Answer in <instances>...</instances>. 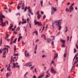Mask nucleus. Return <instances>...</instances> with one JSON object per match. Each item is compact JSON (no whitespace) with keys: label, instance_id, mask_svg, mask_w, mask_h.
<instances>
[{"label":"nucleus","instance_id":"nucleus-1","mask_svg":"<svg viewBox=\"0 0 78 78\" xmlns=\"http://www.w3.org/2000/svg\"><path fill=\"white\" fill-rule=\"evenodd\" d=\"M55 23H56V25L58 27V30H61L62 27L61 26V22L58 20H56L55 21Z\"/></svg>","mask_w":78,"mask_h":78},{"label":"nucleus","instance_id":"nucleus-2","mask_svg":"<svg viewBox=\"0 0 78 78\" xmlns=\"http://www.w3.org/2000/svg\"><path fill=\"white\" fill-rule=\"evenodd\" d=\"M34 23L35 25H37L38 24V26H40V25H42V26H43V25L41 24L42 23L41 22H38V21H37L36 20H35Z\"/></svg>","mask_w":78,"mask_h":78},{"label":"nucleus","instance_id":"nucleus-3","mask_svg":"<svg viewBox=\"0 0 78 78\" xmlns=\"http://www.w3.org/2000/svg\"><path fill=\"white\" fill-rule=\"evenodd\" d=\"M3 18H5V16L2 14V12H0V21L3 20Z\"/></svg>","mask_w":78,"mask_h":78},{"label":"nucleus","instance_id":"nucleus-4","mask_svg":"<svg viewBox=\"0 0 78 78\" xmlns=\"http://www.w3.org/2000/svg\"><path fill=\"white\" fill-rule=\"evenodd\" d=\"M2 50L4 52L3 53H4L5 54H6V50L7 51V53L8 52V49L6 48H3Z\"/></svg>","mask_w":78,"mask_h":78},{"label":"nucleus","instance_id":"nucleus-5","mask_svg":"<svg viewBox=\"0 0 78 78\" xmlns=\"http://www.w3.org/2000/svg\"><path fill=\"white\" fill-rule=\"evenodd\" d=\"M51 71L52 73H56V71H55V69H54L53 67L52 66L51 69Z\"/></svg>","mask_w":78,"mask_h":78},{"label":"nucleus","instance_id":"nucleus-6","mask_svg":"<svg viewBox=\"0 0 78 78\" xmlns=\"http://www.w3.org/2000/svg\"><path fill=\"white\" fill-rule=\"evenodd\" d=\"M60 41L61 42H62V47H65L64 44H65V41L62 39H60Z\"/></svg>","mask_w":78,"mask_h":78},{"label":"nucleus","instance_id":"nucleus-7","mask_svg":"<svg viewBox=\"0 0 78 78\" xmlns=\"http://www.w3.org/2000/svg\"><path fill=\"white\" fill-rule=\"evenodd\" d=\"M45 76V73H43L41 74V75L39 76V77L37 78H42V77H44Z\"/></svg>","mask_w":78,"mask_h":78},{"label":"nucleus","instance_id":"nucleus-8","mask_svg":"<svg viewBox=\"0 0 78 78\" xmlns=\"http://www.w3.org/2000/svg\"><path fill=\"white\" fill-rule=\"evenodd\" d=\"M27 9L29 10V12L30 13V14L32 15H33V13L31 12V9H30V7L29 6L28 7Z\"/></svg>","mask_w":78,"mask_h":78},{"label":"nucleus","instance_id":"nucleus-9","mask_svg":"<svg viewBox=\"0 0 78 78\" xmlns=\"http://www.w3.org/2000/svg\"><path fill=\"white\" fill-rule=\"evenodd\" d=\"M13 66L14 68H16H16H20V66L19 65H16V64L14 63H13Z\"/></svg>","mask_w":78,"mask_h":78},{"label":"nucleus","instance_id":"nucleus-10","mask_svg":"<svg viewBox=\"0 0 78 78\" xmlns=\"http://www.w3.org/2000/svg\"><path fill=\"white\" fill-rule=\"evenodd\" d=\"M24 55L26 57H28V56H29V53L27 54V50H26L25 51Z\"/></svg>","mask_w":78,"mask_h":78},{"label":"nucleus","instance_id":"nucleus-11","mask_svg":"<svg viewBox=\"0 0 78 78\" xmlns=\"http://www.w3.org/2000/svg\"><path fill=\"white\" fill-rule=\"evenodd\" d=\"M58 56V53H56L55 54V55L53 58L54 60H55V59L57 58V57Z\"/></svg>","mask_w":78,"mask_h":78},{"label":"nucleus","instance_id":"nucleus-12","mask_svg":"<svg viewBox=\"0 0 78 78\" xmlns=\"http://www.w3.org/2000/svg\"><path fill=\"white\" fill-rule=\"evenodd\" d=\"M69 9L70 10L69 12H71L73 10V7L70 6L69 8Z\"/></svg>","mask_w":78,"mask_h":78},{"label":"nucleus","instance_id":"nucleus-13","mask_svg":"<svg viewBox=\"0 0 78 78\" xmlns=\"http://www.w3.org/2000/svg\"><path fill=\"white\" fill-rule=\"evenodd\" d=\"M11 72H9V73H7L6 76V77H8V76H11Z\"/></svg>","mask_w":78,"mask_h":78},{"label":"nucleus","instance_id":"nucleus-14","mask_svg":"<svg viewBox=\"0 0 78 78\" xmlns=\"http://www.w3.org/2000/svg\"><path fill=\"white\" fill-rule=\"evenodd\" d=\"M14 38V37H12L11 39V41H10V45H12V43H13V42H12V41H13V39Z\"/></svg>","mask_w":78,"mask_h":78},{"label":"nucleus","instance_id":"nucleus-15","mask_svg":"<svg viewBox=\"0 0 78 78\" xmlns=\"http://www.w3.org/2000/svg\"><path fill=\"white\" fill-rule=\"evenodd\" d=\"M3 20H1V21H0L2 23V24H1L2 27H4V26H5L6 25V23L5 22H4L3 23V22L2 21Z\"/></svg>","mask_w":78,"mask_h":78},{"label":"nucleus","instance_id":"nucleus-16","mask_svg":"<svg viewBox=\"0 0 78 78\" xmlns=\"http://www.w3.org/2000/svg\"><path fill=\"white\" fill-rule=\"evenodd\" d=\"M31 63H32V62H29L25 64L24 65L25 66H29L30 64H31Z\"/></svg>","mask_w":78,"mask_h":78},{"label":"nucleus","instance_id":"nucleus-17","mask_svg":"<svg viewBox=\"0 0 78 78\" xmlns=\"http://www.w3.org/2000/svg\"><path fill=\"white\" fill-rule=\"evenodd\" d=\"M11 66L9 64V66L7 68V69L8 71H11Z\"/></svg>","mask_w":78,"mask_h":78},{"label":"nucleus","instance_id":"nucleus-18","mask_svg":"<svg viewBox=\"0 0 78 78\" xmlns=\"http://www.w3.org/2000/svg\"><path fill=\"white\" fill-rule=\"evenodd\" d=\"M41 37H42L43 38H44V40L45 41L46 40V37H45V35L44 34H42L41 36Z\"/></svg>","mask_w":78,"mask_h":78},{"label":"nucleus","instance_id":"nucleus-19","mask_svg":"<svg viewBox=\"0 0 78 78\" xmlns=\"http://www.w3.org/2000/svg\"><path fill=\"white\" fill-rule=\"evenodd\" d=\"M52 10H53L55 12V11H56L57 9L55 8L54 7H51V9Z\"/></svg>","mask_w":78,"mask_h":78},{"label":"nucleus","instance_id":"nucleus-20","mask_svg":"<svg viewBox=\"0 0 78 78\" xmlns=\"http://www.w3.org/2000/svg\"><path fill=\"white\" fill-rule=\"evenodd\" d=\"M24 8H25V4L24 2L22 5L21 9H24Z\"/></svg>","mask_w":78,"mask_h":78},{"label":"nucleus","instance_id":"nucleus-21","mask_svg":"<svg viewBox=\"0 0 78 78\" xmlns=\"http://www.w3.org/2000/svg\"><path fill=\"white\" fill-rule=\"evenodd\" d=\"M34 33H35L36 34V35L37 36V34H38V32H37V31H34V32L33 33V36H34Z\"/></svg>","mask_w":78,"mask_h":78},{"label":"nucleus","instance_id":"nucleus-22","mask_svg":"<svg viewBox=\"0 0 78 78\" xmlns=\"http://www.w3.org/2000/svg\"><path fill=\"white\" fill-rule=\"evenodd\" d=\"M12 27H13V24H12V23L10 24V26L9 27V28L11 29Z\"/></svg>","mask_w":78,"mask_h":78},{"label":"nucleus","instance_id":"nucleus-23","mask_svg":"<svg viewBox=\"0 0 78 78\" xmlns=\"http://www.w3.org/2000/svg\"><path fill=\"white\" fill-rule=\"evenodd\" d=\"M21 39H22V37H19L18 38V42H19Z\"/></svg>","mask_w":78,"mask_h":78},{"label":"nucleus","instance_id":"nucleus-24","mask_svg":"<svg viewBox=\"0 0 78 78\" xmlns=\"http://www.w3.org/2000/svg\"><path fill=\"white\" fill-rule=\"evenodd\" d=\"M41 17V15H40V14H39L37 16L38 19H40Z\"/></svg>","mask_w":78,"mask_h":78},{"label":"nucleus","instance_id":"nucleus-25","mask_svg":"<svg viewBox=\"0 0 78 78\" xmlns=\"http://www.w3.org/2000/svg\"><path fill=\"white\" fill-rule=\"evenodd\" d=\"M50 41H51V40H50V39L49 38H48L47 40V42L48 43H49V42H50Z\"/></svg>","mask_w":78,"mask_h":78},{"label":"nucleus","instance_id":"nucleus-26","mask_svg":"<svg viewBox=\"0 0 78 78\" xmlns=\"http://www.w3.org/2000/svg\"><path fill=\"white\" fill-rule=\"evenodd\" d=\"M54 13H55V12L53 10L51 9V14L52 15H53V14Z\"/></svg>","mask_w":78,"mask_h":78},{"label":"nucleus","instance_id":"nucleus-27","mask_svg":"<svg viewBox=\"0 0 78 78\" xmlns=\"http://www.w3.org/2000/svg\"><path fill=\"white\" fill-rule=\"evenodd\" d=\"M37 44H36V46L34 48V50H37Z\"/></svg>","mask_w":78,"mask_h":78},{"label":"nucleus","instance_id":"nucleus-28","mask_svg":"<svg viewBox=\"0 0 78 78\" xmlns=\"http://www.w3.org/2000/svg\"><path fill=\"white\" fill-rule=\"evenodd\" d=\"M27 23V21H23L21 22L22 24L23 25L24 23Z\"/></svg>","mask_w":78,"mask_h":78},{"label":"nucleus","instance_id":"nucleus-29","mask_svg":"<svg viewBox=\"0 0 78 78\" xmlns=\"http://www.w3.org/2000/svg\"><path fill=\"white\" fill-rule=\"evenodd\" d=\"M51 37H53V38L51 40V41H53V40H55V36H51Z\"/></svg>","mask_w":78,"mask_h":78},{"label":"nucleus","instance_id":"nucleus-30","mask_svg":"<svg viewBox=\"0 0 78 78\" xmlns=\"http://www.w3.org/2000/svg\"><path fill=\"white\" fill-rule=\"evenodd\" d=\"M28 75V72H27V73L25 74L24 76V78H26V75Z\"/></svg>","mask_w":78,"mask_h":78},{"label":"nucleus","instance_id":"nucleus-31","mask_svg":"<svg viewBox=\"0 0 78 78\" xmlns=\"http://www.w3.org/2000/svg\"><path fill=\"white\" fill-rule=\"evenodd\" d=\"M41 6H43L42 5H43V1L42 0L41 1Z\"/></svg>","mask_w":78,"mask_h":78},{"label":"nucleus","instance_id":"nucleus-32","mask_svg":"<svg viewBox=\"0 0 78 78\" xmlns=\"http://www.w3.org/2000/svg\"><path fill=\"white\" fill-rule=\"evenodd\" d=\"M55 23V22L53 23H52V27H53V28H55V27H54V24H55V23Z\"/></svg>","mask_w":78,"mask_h":78},{"label":"nucleus","instance_id":"nucleus-33","mask_svg":"<svg viewBox=\"0 0 78 78\" xmlns=\"http://www.w3.org/2000/svg\"><path fill=\"white\" fill-rule=\"evenodd\" d=\"M21 7V6H20L18 5L17 7L18 9V10H19V9H20Z\"/></svg>","mask_w":78,"mask_h":78},{"label":"nucleus","instance_id":"nucleus-34","mask_svg":"<svg viewBox=\"0 0 78 78\" xmlns=\"http://www.w3.org/2000/svg\"><path fill=\"white\" fill-rule=\"evenodd\" d=\"M51 44L52 46H54L55 45V44H54V41H52Z\"/></svg>","mask_w":78,"mask_h":78},{"label":"nucleus","instance_id":"nucleus-35","mask_svg":"<svg viewBox=\"0 0 78 78\" xmlns=\"http://www.w3.org/2000/svg\"><path fill=\"white\" fill-rule=\"evenodd\" d=\"M66 12H69L70 11V10H69V9L68 8H66Z\"/></svg>","mask_w":78,"mask_h":78},{"label":"nucleus","instance_id":"nucleus-36","mask_svg":"<svg viewBox=\"0 0 78 78\" xmlns=\"http://www.w3.org/2000/svg\"><path fill=\"white\" fill-rule=\"evenodd\" d=\"M8 34H6V37L5 38V40H6V38L8 39Z\"/></svg>","mask_w":78,"mask_h":78},{"label":"nucleus","instance_id":"nucleus-37","mask_svg":"<svg viewBox=\"0 0 78 78\" xmlns=\"http://www.w3.org/2000/svg\"><path fill=\"white\" fill-rule=\"evenodd\" d=\"M73 68H75V65H74L73 66L72 69H71V71L72 70H74V69H73Z\"/></svg>","mask_w":78,"mask_h":78},{"label":"nucleus","instance_id":"nucleus-38","mask_svg":"<svg viewBox=\"0 0 78 78\" xmlns=\"http://www.w3.org/2000/svg\"><path fill=\"white\" fill-rule=\"evenodd\" d=\"M17 38H15L14 40V41L13 42V43H14L15 44L16 42V41H17Z\"/></svg>","mask_w":78,"mask_h":78},{"label":"nucleus","instance_id":"nucleus-39","mask_svg":"<svg viewBox=\"0 0 78 78\" xmlns=\"http://www.w3.org/2000/svg\"><path fill=\"white\" fill-rule=\"evenodd\" d=\"M2 38L1 39L0 42V45L1 46V45H2Z\"/></svg>","mask_w":78,"mask_h":78},{"label":"nucleus","instance_id":"nucleus-40","mask_svg":"<svg viewBox=\"0 0 78 78\" xmlns=\"http://www.w3.org/2000/svg\"><path fill=\"white\" fill-rule=\"evenodd\" d=\"M20 30V27H18L17 28V29H16V31H18V30Z\"/></svg>","mask_w":78,"mask_h":78},{"label":"nucleus","instance_id":"nucleus-41","mask_svg":"<svg viewBox=\"0 0 78 78\" xmlns=\"http://www.w3.org/2000/svg\"><path fill=\"white\" fill-rule=\"evenodd\" d=\"M5 53H3L2 58H5Z\"/></svg>","mask_w":78,"mask_h":78},{"label":"nucleus","instance_id":"nucleus-42","mask_svg":"<svg viewBox=\"0 0 78 78\" xmlns=\"http://www.w3.org/2000/svg\"><path fill=\"white\" fill-rule=\"evenodd\" d=\"M78 42H77V43L76 44V47L77 49H78Z\"/></svg>","mask_w":78,"mask_h":78},{"label":"nucleus","instance_id":"nucleus-43","mask_svg":"<svg viewBox=\"0 0 78 78\" xmlns=\"http://www.w3.org/2000/svg\"><path fill=\"white\" fill-rule=\"evenodd\" d=\"M16 16H18V15H19L20 16V13H18L16 14Z\"/></svg>","mask_w":78,"mask_h":78},{"label":"nucleus","instance_id":"nucleus-44","mask_svg":"<svg viewBox=\"0 0 78 78\" xmlns=\"http://www.w3.org/2000/svg\"><path fill=\"white\" fill-rule=\"evenodd\" d=\"M22 45H25V43H24L23 41H22Z\"/></svg>","mask_w":78,"mask_h":78},{"label":"nucleus","instance_id":"nucleus-45","mask_svg":"<svg viewBox=\"0 0 78 78\" xmlns=\"http://www.w3.org/2000/svg\"><path fill=\"white\" fill-rule=\"evenodd\" d=\"M14 56H19V54L18 53L15 54H14Z\"/></svg>","mask_w":78,"mask_h":78},{"label":"nucleus","instance_id":"nucleus-46","mask_svg":"<svg viewBox=\"0 0 78 78\" xmlns=\"http://www.w3.org/2000/svg\"><path fill=\"white\" fill-rule=\"evenodd\" d=\"M76 52V49L75 48H74V53H75Z\"/></svg>","mask_w":78,"mask_h":78},{"label":"nucleus","instance_id":"nucleus-47","mask_svg":"<svg viewBox=\"0 0 78 78\" xmlns=\"http://www.w3.org/2000/svg\"><path fill=\"white\" fill-rule=\"evenodd\" d=\"M78 53H76V54L74 56V57L76 58V57H77V56H78Z\"/></svg>","mask_w":78,"mask_h":78},{"label":"nucleus","instance_id":"nucleus-48","mask_svg":"<svg viewBox=\"0 0 78 78\" xmlns=\"http://www.w3.org/2000/svg\"><path fill=\"white\" fill-rule=\"evenodd\" d=\"M27 9V7H25V8L24 9V12H25V11H26Z\"/></svg>","mask_w":78,"mask_h":78},{"label":"nucleus","instance_id":"nucleus-49","mask_svg":"<svg viewBox=\"0 0 78 78\" xmlns=\"http://www.w3.org/2000/svg\"><path fill=\"white\" fill-rule=\"evenodd\" d=\"M74 5H75V4L74 3H73V4H72L70 6L71 7H73V6Z\"/></svg>","mask_w":78,"mask_h":78},{"label":"nucleus","instance_id":"nucleus-50","mask_svg":"<svg viewBox=\"0 0 78 78\" xmlns=\"http://www.w3.org/2000/svg\"><path fill=\"white\" fill-rule=\"evenodd\" d=\"M16 46H15L14 47V51H16Z\"/></svg>","mask_w":78,"mask_h":78},{"label":"nucleus","instance_id":"nucleus-51","mask_svg":"<svg viewBox=\"0 0 78 78\" xmlns=\"http://www.w3.org/2000/svg\"><path fill=\"white\" fill-rule=\"evenodd\" d=\"M45 17H46V16L45 15H44L43 17V19H45Z\"/></svg>","mask_w":78,"mask_h":78},{"label":"nucleus","instance_id":"nucleus-52","mask_svg":"<svg viewBox=\"0 0 78 78\" xmlns=\"http://www.w3.org/2000/svg\"><path fill=\"white\" fill-rule=\"evenodd\" d=\"M67 41H69V37L68 36L67 37Z\"/></svg>","mask_w":78,"mask_h":78},{"label":"nucleus","instance_id":"nucleus-53","mask_svg":"<svg viewBox=\"0 0 78 78\" xmlns=\"http://www.w3.org/2000/svg\"><path fill=\"white\" fill-rule=\"evenodd\" d=\"M22 1H21V3H19L18 4V6H20V5H22Z\"/></svg>","mask_w":78,"mask_h":78},{"label":"nucleus","instance_id":"nucleus-54","mask_svg":"<svg viewBox=\"0 0 78 78\" xmlns=\"http://www.w3.org/2000/svg\"><path fill=\"white\" fill-rule=\"evenodd\" d=\"M13 61V57L11 56V62H12Z\"/></svg>","mask_w":78,"mask_h":78},{"label":"nucleus","instance_id":"nucleus-55","mask_svg":"<svg viewBox=\"0 0 78 78\" xmlns=\"http://www.w3.org/2000/svg\"><path fill=\"white\" fill-rule=\"evenodd\" d=\"M51 63H52V64H55V62H54V61H53V60H52V61H51Z\"/></svg>","mask_w":78,"mask_h":78},{"label":"nucleus","instance_id":"nucleus-56","mask_svg":"<svg viewBox=\"0 0 78 78\" xmlns=\"http://www.w3.org/2000/svg\"><path fill=\"white\" fill-rule=\"evenodd\" d=\"M5 47H7L8 48H10V47L8 45H5Z\"/></svg>","mask_w":78,"mask_h":78},{"label":"nucleus","instance_id":"nucleus-57","mask_svg":"<svg viewBox=\"0 0 78 78\" xmlns=\"http://www.w3.org/2000/svg\"><path fill=\"white\" fill-rule=\"evenodd\" d=\"M34 66H33L31 67L30 69H33L34 68Z\"/></svg>","mask_w":78,"mask_h":78},{"label":"nucleus","instance_id":"nucleus-58","mask_svg":"<svg viewBox=\"0 0 78 78\" xmlns=\"http://www.w3.org/2000/svg\"><path fill=\"white\" fill-rule=\"evenodd\" d=\"M19 25H21V21H20V22L19 23Z\"/></svg>","mask_w":78,"mask_h":78},{"label":"nucleus","instance_id":"nucleus-59","mask_svg":"<svg viewBox=\"0 0 78 78\" xmlns=\"http://www.w3.org/2000/svg\"><path fill=\"white\" fill-rule=\"evenodd\" d=\"M2 53V48L0 49V53Z\"/></svg>","mask_w":78,"mask_h":78},{"label":"nucleus","instance_id":"nucleus-60","mask_svg":"<svg viewBox=\"0 0 78 78\" xmlns=\"http://www.w3.org/2000/svg\"><path fill=\"white\" fill-rule=\"evenodd\" d=\"M46 69H47V67H44V70H45V71H46Z\"/></svg>","mask_w":78,"mask_h":78},{"label":"nucleus","instance_id":"nucleus-61","mask_svg":"<svg viewBox=\"0 0 78 78\" xmlns=\"http://www.w3.org/2000/svg\"><path fill=\"white\" fill-rule=\"evenodd\" d=\"M44 57H45V55H43L42 56V58H44Z\"/></svg>","mask_w":78,"mask_h":78},{"label":"nucleus","instance_id":"nucleus-62","mask_svg":"<svg viewBox=\"0 0 78 78\" xmlns=\"http://www.w3.org/2000/svg\"><path fill=\"white\" fill-rule=\"evenodd\" d=\"M39 40L37 39L35 41V42H38Z\"/></svg>","mask_w":78,"mask_h":78},{"label":"nucleus","instance_id":"nucleus-63","mask_svg":"<svg viewBox=\"0 0 78 78\" xmlns=\"http://www.w3.org/2000/svg\"><path fill=\"white\" fill-rule=\"evenodd\" d=\"M66 56V53H65L64 55V57H65Z\"/></svg>","mask_w":78,"mask_h":78},{"label":"nucleus","instance_id":"nucleus-64","mask_svg":"<svg viewBox=\"0 0 78 78\" xmlns=\"http://www.w3.org/2000/svg\"><path fill=\"white\" fill-rule=\"evenodd\" d=\"M33 78H37L36 77V76H33Z\"/></svg>","mask_w":78,"mask_h":78}]
</instances>
